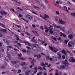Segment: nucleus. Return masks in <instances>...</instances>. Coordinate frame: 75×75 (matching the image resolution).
Returning a JSON list of instances; mask_svg holds the SVG:
<instances>
[{"label":"nucleus","mask_w":75,"mask_h":75,"mask_svg":"<svg viewBox=\"0 0 75 75\" xmlns=\"http://www.w3.org/2000/svg\"><path fill=\"white\" fill-rule=\"evenodd\" d=\"M50 27H49V29L47 28V27H44V28L45 29V34L47 35V36H50V34L48 33V31L50 33V34H52L53 33H54V32L53 31H52V30H53V29L52 28H53V26H52L50 25Z\"/></svg>","instance_id":"nucleus-1"},{"label":"nucleus","mask_w":75,"mask_h":75,"mask_svg":"<svg viewBox=\"0 0 75 75\" xmlns=\"http://www.w3.org/2000/svg\"><path fill=\"white\" fill-rule=\"evenodd\" d=\"M32 49L36 52H40V48L39 47L38 45L37 44L32 45Z\"/></svg>","instance_id":"nucleus-2"},{"label":"nucleus","mask_w":75,"mask_h":75,"mask_svg":"<svg viewBox=\"0 0 75 75\" xmlns=\"http://www.w3.org/2000/svg\"><path fill=\"white\" fill-rule=\"evenodd\" d=\"M74 45V43L73 42H69L68 44V46L70 49L72 50L74 49V47L72 45Z\"/></svg>","instance_id":"nucleus-3"},{"label":"nucleus","mask_w":75,"mask_h":75,"mask_svg":"<svg viewBox=\"0 0 75 75\" xmlns=\"http://www.w3.org/2000/svg\"><path fill=\"white\" fill-rule=\"evenodd\" d=\"M49 48L50 50H51L52 52H54V53H56L58 51V50L57 49L55 48H54L53 47H51V46H50L49 47Z\"/></svg>","instance_id":"nucleus-4"},{"label":"nucleus","mask_w":75,"mask_h":75,"mask_svg":"<svg viewBox=\"0 0 75 75\" xmlns=\"http://www.w3.org/2000/svg\"><path fill=\"white\" fill-rule=\"evenodd\" d=\"M71 35H69L68 36V38L70 39H73V37L75 36V35L74 34L73 32L70 33Z\"/></svg>","instance_id":"nucleus-5"},{"label":"nucleus","mask_w":75,"mask_h":75,"mask_svg":"<svg viewBox=\"0 0 75 75\" xmlns=\"http://www.w3.org/2000/svg\"><path fill=\"white\" fill-rule=\"evenodd\" d=\"M57 57L53 56L52 58H50V59L51 61H52L53 60L55 61H57Z\"/></svg>","instance_id":"nucleus-6"},{"label":"nucleus","mask_w":75,"mask_h":75,"mask_svg":"<svg viewBox=\"0 0 75 75\" xmlns=\"http://www.w3.org/2000/svg\"><path fill=\"white\" fill-rule=\"evenodd\" d=\"M26 17L27 18L28 20H32L33 18V16L28 15L26 16Z\"/></svg>","instance_id":"nucleus-7"},{"label":"nucleus","mask_w":75,"mask_h":75,"mask_svg":"<svg viewBox=\"0 0 75 75\" xmlns=\"http://www.w3.org/2000/svg\"><path fill=\"white\" fill-rule=\"evenodd\" d=\"M32 31L34 34L35 35L37 36V37H39V34L36 31L33 30Z\"/></svg>","instance_id":"nucleus-8"},{"label":"nucleus","mask_w":75,"mask_h":75,"mask_svg":"<svg viewBox=\"0 0 75 75\" xmlns=\"http://www.w3.org/2000/svg\"><path fill=\"white\" fill-rule=\"evenodd\" d=\"M69 61L70 62H75V59L74 60V59L72 57H71L69 58Z\"/></svg>","instance_id":"nucleus-9"},{"label":"nucleus","mask_w":75,"mask_h":75,"mask_svg":"<svg viewBox=\"0 0 75 75\" xmlns=\"http://www.w3.org/2000/svg\"><path fill=\"white\" fill-rule=\"evenodd\" d=\"M42 56L40 54H38L37 56V59L38 60H40L41 57H42Z\"/></svg>","instance_id":"nucleus-10"},{"label":"nucleus","mask_w":75,"mask_h":75,"mask_svg":"<svg viewBox=\"0 0 75 75\" xmlns=\"http://www.w3.org/2000/svg\"><path fill=\"white\" fill-rule=\"evenodd\" d=\"M63 8H64V10H65L66 11V12H67V13H69V10H68V9H67V7L64 6Z\"/></svg>","instance_id":"nucleus-11"},{"label":"nucleus","mask_w":75,"mask_h":75,"mask_svg":"<svg viewBox=\"0 0 75 75\" xmlns=\"http://www.w3.org/2000/svg\"><path fill=\"white\" fill-rule=\"evenodd\" d=\"M10 56H6L5 58V59L6 61L9 62L10 61Z\"/></svg>","instance_id":"nucleus-12"},{"label":"nucleus","mask_w":75,"mask_h":75,"mask_svg":"<svg viewBox=\"0 0 75 75\" xmlns=\"http://www.w3.org/2000/svg\"><path fill=\"white\" fill-rule=\"evenodd\" d=\"M59 21L62 24H64V23H66V22H65L64 21H62L61 19H59Z\"/></svg>","instance_id":"nucleus-13"},{"label":"nucleus","mask_w":75,"mask_h":75,"mask_svg":"<svg viewBox=\"0 0 75 75\" xmlns=\"http://www.w3.org/2000/svg\"><path fill=\"white\" fill-rule=\"evenodd\" d=\"M21 63H20V64L21 65H22V67H23L24 65H27V64H26V63L24 62H21Z\"/></svg>","instance_id":"nucleus-14"},{"label":"nucleus","mask_w":75,"mask_h":75,"mask_svg":"<svg viewBox=\"0 0 75 75\" xmlns=\"http://www.w3.org/2000/svg\"><path fill=\"white\" fill-rule=\"evenodd\" d=\"M31 7H32V8H34V9L36 10H38L40 9V8L39 7H37L34 6H31Z\"/></svg>","instance_id":"nucleus-15"},{"label":"nucleus","mask_w":75,"mask_h":75,"mask_svg":"<svg viewBox=\"0 0 75 75\" xmlns=\"http://www.w3.org/2000/svg\"><path fill=\"white\" fill-rule=\"evenodd\" d=\"M18 59H21V60H23V61H24V60L26 59L24 58L21 56L18 57Z\"/></svg>","instance_id":"nucleus-16"},{"label":"nucleus","mask_w":75,"mask_h":75,"mask_svg":"<svg viewBox=\"0 0 75 75\" xmlns=\"http://www.w3.org/2000/svg\"><path fill=\"white\" fill-rule=\"evenodd\" d=\"M6 65H7V63L6 62L4 63V65L1 67L2 68H3V69H4V68H6Z\"/></svg>","instance_id":"nucleus-17"},{"label":"nucleus","mask_w":75,"mask_h":75,"mask_svg":"<svg viewBox=\"0 0 75 75\" xmlns=\"http://www.w3.org/2000/svg\"><path fill=\"white\" fill-rule=\"evenodd\" d=\"M36 62V60L35 59H33L31 62L33 66H34V62Z\"/></svg>","instance_id":"nucleus-18"},{"label":"nucleus","mask_w":75,"mask_h":75,"mask_svg":"<svg viewBox=\"0 0 75 75\" xmlns=\"http://www.w3.org/2000/svg\"><path fill=\"white\" fill-rule=\"evenodd\" d=\"M57 54L58 56V58H59V59H61V53H60L58 52L57 53Z\"/></svg>","instance_id":"nucleus-19"},{"label":"nucleus","mask_w":75,"mask_h":75,"mask_svg":"<svg viewBox=\"0 0 75 75\" xmlns=\"http://www.w3.org/2000/svg\"><path fill=\"white\" fill-rule=\"evenodd\" d=\"M1 31H3L4 33H5V34L7 33V30H6V29H1Z\"/></svg>","instance_id":"nucleus-20"},{"label":"nucleus","mask_w":75,"mask_h":75,"mask_svg":"<svg viewBox=\"0 0 75 75\" xmlns=\"http://www.w3.org/2000/svg\"><path fill=\"white\" fill-rule=\"evenodd\" d=\"M40 17H41V18H43L44 20H47V18L45 17H44L43 16L41 15V14H40Z\"/></svg>","instance_id":"nucleus-21"},{"label":"nucleus","mask_w":75,"mask_h":75,"mask_svg":"<svg viewBox=\"0 0 75 75\" xmlns=\"http://www.w3.org/2000/svg\"><path fill=\"white\" fill-rule=\"evenodd\" d=\"M60 33L61 34V35H60L61 36H63V37H65V38L67 37V35H65L64 34H63L61 32Z\"/></svg>","instance_id":"nucleus-22"},{"label":"nucleus","mask_w":75,"mask_h":75,"mask_svg":"<svg viewBox=\"0 0 75 75\" xmlns=\"http://www.w3.org/2000/svg\"><path fill=\"white\" fill-rule=\"evenodd\" d=\"M34 69L35 70V71L34 72V74H36V73L37 72V67H35L34 68Z\"/></svg>","instance_id":"nucleus-23"},{"label":"nucleus","mask_w":75,"mask_h":75,"mask_svg":"<svg viewBox=\"0 0 75 75\" xmlns=\"http://www.w3.org/2000/svg\"><path fill=\"white\" fill-rule=\"evenodd\" d=\"M3 41L5 42V43H6L7 44V45H9V43H8V41L7 40H5V39H4L3 40Z\"/></svg>","instance_id":"nucleus-24"},{"label":"nucleus","mask_w":75,"mask_h":75,"mask_svg":"<svg viewBox=\"0 0 75 75\" xmlns=\"http://www.w3.org/2000/svg\"><path fill=\"white\" fill-rule=\"evenodd\" d=\"M54 27L57 28H60V29H61L62 28V27L59 26H57L56 25H54Z\"/></svg>","instance_id":"nucleus-25"},{"label":"nucleus","mask_w":75,"mask_h":75,"mask_svg":"<svg viewBox=\"0 0 75 75\" xmlns=\"http://www.w3.org/2000/svg\"><path fill=\"white\" fill-rule=\"evenodd\" d=\"M18 62V61H11V64H16Z\"/></svg>","instance_id":"nucleus-26"},{"label":"nucleus","mask_w":75,"mask_h":75,"mask_svg":"<svg viewBox=\"0 0 75 75\" xmlns=\"http://www.w3.org/2000/svg\"><path fill=\"white\" fill-rule=\"evenodd\" d=\"M67 62H68V61H67V60L66 59H65L64 62H63V63L64 64V65H66V64H67Z\"/></svg>","instance_id":"nucleus-27"},{"label":"nucleus","mask_w":75,"mask_h":75,"mask_svg":"<svg viewBox=\"0 0 75 75\" xmlns=\"http://www.w3.org/2000/svg\"><path fill=\"white\" fill-rule=\"evenodd\" d=\"M38 41H40V42H41V43H42V44H43L44 43H45V41L41 40L40 39H38Z\"/></svg>","instance_id":"nucleus-28"},{"label":"nucleus","mask_w":75,"mask_h":75,"mask_svg":"<svg viewBox=\"0 0 75 75\" xmlns=\"http://www.w3.org/2000/svg\"><path fill=\"white\" fill-rule=\"evenodd\" d=\"M56 73H55V75H60L58 73V70H56Z\"/></svg>","instance_id":"nucleus-29"},{"label":"nucleus","mask_w":75,"mask_h":75,"mask_svg":"<svg viewBox=\"0 0 75 75\" xmlns=\"http://www.w3.org/2000/svg\"><path fill=\"white\" fill-rule=\"evenodd\" d=\"M46 60L47 61H49L50 60V57L49 56H48L46 57Z\"/></svg>","instance_id":"nucleus-30"},{"label":"nucleus","mask_w":75,"mask_h":75,"mask_svg":"<svg viewBox=\"0 0 75 75\" xmlns=\"http://www.w3.org/2000/svg\"><path fill=\"white\" fill-rule=\"evenodd\" d=\"M60 68H65V65H62L60 66Z\"/></svg>","instance_id":"nucleus-31"},{"label":"nucleus","mask_w":75,"mask_h":75,"mask_svg":"<svg viewBox=\"0 0 75 75\" xmlns=\"http://www.w3.org/2000/svg\"><path fill=\"white\" fill-rule=\"evenodd\" d=\"M44 17H45V18H49V16L45 14L44 15Z\"/></svg>","instance_id":"nucleus-32"},{"label":"nucleus","mask_w":75,"mask_h":75,"mask_svg":"<svg viewBox=\"0 0 75 75\" xmlns=\"http://www.w3.org/2000/svg\"><path fill=\"white\" fill-rule=\"evenodd\" d=\"M67 52L68 53H69V54H70V55L71 56L72 55V53H71V52L69 51L68 50L67 51Z\"/></svg>","instance_id":"nucleus-33"},{"label":"nucleus","mask_w":75,"mask_h":75,"mask_svg":"<svg viewBox=\"0 0 75 75\" xmlns=\"http://www.w3.org/2000/svg\"><path fill=\"white\" fill-rule=\"evenodd\" d=\"M35 38V37H33L32 40L31 41L32 42H34L35 41V40H34Z\"/></svg>","instance_id":"nucleus-34"},{"label":"nucleus","mask_w":75,"mask_h":75,"mask_svg":"<svg viewBox=\"0 0 75 75\" xmlns=\"http://www.w3.org/2000/svg\"><path fill=\"white\" fill-rule=\"evenodd\" d=\"M38 69H40L41 71H42V70H43V69H42V68L41 67H38Z\"/></svg>","instance_id":"nucleus-35"},{"label":"nucleus","mask_w":75,"mask_h":75,"mask_svg":"<svg viewBox=\"0 0 75 75\" xmlns=\"http://www.w3.org/2000/svg\"><path fill=\"white\" fill-rule=\"evenodd\" d=\"M32 13H33V14H35V15H38V13H36V12H35V11H33L32 12Z\"/></svg>","instance_id":"nucleus-36"},{"label":"nucleus","mask_w":75,"mask_h":75,"mask_svg":"<svg viewBox=\"0 0 75 75\" xmlns=\"http://www.w3.org/2000/svg\"><path fill=\"white\" fill-rule=\"evenodd\" d=\"M56 14H57V15H59V14H60L59 12V11H56Z\"/></svg>","instance_id":"nucleus-37"},{"label":"nucleus","mask_w":75,"mask_h":75,"mask_svg":"<svg viewBox=\"0 0 75 75\" xmlns=\"http://www.w3.org/2000/svg\"><path fill=\"white\" fill-rule=\"evenodd\" d=\"M19 17H23V16L22 15H21L20 14H19V16H18Z\"/></svg>","instance_id":"nucleus-38"},{"label":"nucleus","mask_w":75,"mask_h":75,"mask_svg":"<svg viewBox=\"0 0 75 75\" xmlns=\"http://www.w3.org/2000/svg\"><path fill=\"white\" fill-rule=\"evenodd\" d=\"M68 40H66L64 41V43H65V44H67L68 43Z\"/></svg>","instance_id":"nucleus-39"},{"label":"nucleus","mask_w":75,"mask_h":75,"mask_svg":"<svg viewBox=\"0 0 75 75\" xmlns=\"http://www.w3.org/2000/svg\"><path fill=\"white\" fill-rule=\"evenodd\" d=\"M71 16H74L75 17V13H72L71 14Z\"/></svg>","instance_id":"nucleus-40"},{"label":"nucleus","mask_w":75,"mask_h":75,"mask_svg":"<svg viewBox=\"0 0 75 75\" xmlns=\"http://www.w3.org/2000/svg\"><path fill=\"white\" fill-rule=\"evenodd\" d=\"M61 30H62L64 31H65V27H62L61 29Z\"/></svg>","instance_id":"nucleus-41"},{"label":"nucleus","mask_w":75,"mask_h":75,"mask_svg":"<svg viewBox=\"0 0 75 75\" xmlns=\"http://www.w3.org/2000/svg\"><path fill=\"white\" fill-rule=\"evenodd\" d=\"M42 65L43 67H45V64H44V63H42Z\"/></svg>","instance_id":"nucleus-42"},{"label":"nucleus","mask_w":75,"mask_h":75,"mask_svg":"<svg viewBox=\"0 0 75 75\" xmlns=\"http://www.w3.org/2000/svg\"><path fill=\"white\" fill-rule=\"evenodd\" d=\"M21 70L19 69L18 71V74H20V73L21 72Z\"/></svg>","instance_id":"nucleus-43"},{"label":"nucleus","mask_w":75,"mask_h":75,"mask_svg":"<svg viewBox=\"0 0 75 75\" xmlns=\"http://www.w3.org/2000/svg\"><path fill=\"white\" fill-rule=\"evenodd\" d=\"M62 53H63V54H65L66 52H65V51L64 50H63L62 51Z\"/></svg>","instance_id":"nucleus-44"},{"label":"nucleus","mask_w":75,"mask_h":75,"mask_svg":"<svg viewBox=\"0 0 75 75\" xmlns=\"http://www.w3.org/2000/svg\"><path fill=\"white\" fill-rule=\"evenodd\" d=\"M32 26L33 28H35L36 27V26H35V25L34 24H33L32 25Z\"/></svg>","instance_id":"nucleus-45"},{"label":"nucleus","mask_w":75,"mask_h":75,"mask_svg":"<svg viewBox=\"0 0 75 75\" xmlns=\"http://www.w3.org/2000/svg\"><path fill=\"white\" fill-rule=\"evenodd\" d=\"M18 9H19L20 10H21V11H23V9H21V8H20L19 7H18L17 8Z\"/></svg>","instance_id":"nucleus-46"},{"label":"nucleus","mask_w":75,"mask_h":75,"mask_svg":"<svg viewBox=\"0 0 75 75\" xmlns=\"http://www.w3.org/2000/svg\"><path fill=\"white\" fill-rule=\"evenodd\" d=\"M31 71L30 70H29L27 71V72H28V73L29 74H30V73H31Z\"/></svg>","instance_id":"nucleus-47"},{"label":"nucleus","mask_w":75,"mask_h":75,"mask_svg":"<svg viewBox=\"0 0 75 75\" xmlns=\"http://www.w3.org/2000/svg\"><path fill=\"white\" fill-rule=\"evenodd\" d=\"M19 9H17V12H18V13H20V12H21V11Z\"/></svg>","instance_id":"nucleus-48"},{"label":"nucleus","mask_w":75,"mask_h":75,"mask_svg":"<svg viewBox=\"0 0 75 75\" xmlns=\"http://www.w3.org/2000/svg\"><path fill=\"white\" fill-rule=\"evenodd\" d=\"M2 13L4 14H7V13H6V12H4V11H3Z\"/></svg>","instance_id":"nucleus-49"},{"label":"nucleus","mask_w":75,"mask_h":75,"mask_svg":"<svg viewBox=\"0 0 75 75\" xmlns=\"http://www.w3.org/2000/svg\"><path fill=\"white\" fill-rule=\"evenodd\" d=\"M22 51L24 52H26V50L25 49L22 50Z\"/></svg>","instance_id":"nucleus-50"},{"label":"nucleus","mask_w":75,"mask_h":75,"mask_svg":"<svg viewBox=\"0 0 75 75\" xmlns=\"http://www.w3.org/2000/svg\"><path fill=\"white\" fill-rule=\"evenodd\" d=\"M62 58H63V59H65V55H63L62 56Z\"/></svg>","instance_id":"nucleus-51"},{"label":"nucleus","mask_w":75,"mask_h":75,"mask_svg":"<svg viewBox=\"0 0 75 75\" xmlns=\"http://www.w3.org/2000/svg\"><path fill=\"white\" fill-rule=\"evenodd\" d=\"M18 56H22V54L21 53L18 54Z\"/></svg>","instance_id":"nucleus-52"},{"label":"nucleus","mask_w":75,"mask_h":75,"mask_svg":"<svg viewBox=\"0 0 75 75\" xmlns=\"http://www.w3.org/2000/svg\"><path fill=\"white\" fill-rule=\"evenodd\" d=\"M27 48V49H28V50H30L31 49V48L30 47H28V46H27L26 47Z\"/></svg>","instance_id":"nucleus-53"},{"label":"nucleus","mask_w":75,"mask_h":75,"mask_svg":"<svg viewBox=\"0 0 75 75\" xmlns=\"http://www.w3.org/2000/svg\"><path fill=\"white\" fill-rule=\"evenodd\" d=\"M11 71H12L13 72H16V71L15 69H12L11 70Z\"/></svg>","instance_id":"nucleus-54"},{"label":"nucleus","mask_w":75,"mask_h":75,"mask_svg":"<svg viewBox=\"0 0 75 75\" xmlns=\"http://www.w3.org/2000/svg\"><path fill=\"white\" fill-rule=\"evenodd\" d=\"M11 10H12V11H13V12H15V10H14V9L11 8Z\"/></svg>","instance_id":"nucleus-55"},{"label":"nucleus","mask_w":75,"mask_h":75,"mask_svg":"<svg viewBox=\"0 0 75 75\" xmlns=\"http://www.w3.org/2000/svg\"><path fill=\"white\" fill-rule=\"evenodd\" d=\"M25 75H29V74L28 73V72H26L25 73Z\"/></svg>","instance_id":"nucleus-56"},{"label":"nucleus","mask_w":75,"mask_h":75,"mask_svg":"<svg viewBox=\"0 0 75 75\" xmlns=\"http://www.w3.org/2000/svg\"><path fill=\"white\" fill-rule=\"evenodd\" d=\"M40 28H41V30H44V28H43V27L42 26L40 27Z\"/></svg>","instance_id":"nucleus-57"},{"label":"nucleus","mask_w":75,"mask_h":75,"mask_svg":"<svg viewBox=\"0 0 75 75\" xmlns=\"http://www.w3.org/2000/svg\"><path fill=\"white\" fill-rule=\"evenodd\" d=\"M43 69L44 71H45L46 70V69H45V68L44 67H43Z\"/></svg>","instance_id":"nucleus-58"},{"label":"nucleus","mask_w":75,"mask_h":75,"mask_svg":"<svg viewBox=\"0 0 75 75\" xmlns=\"http://www.w3.org/2000/svg\"><path fill=\"white\" fill-rule=\"evenodd\" d=\"M53 39L54 41H57V39L55 38H53Z\"/></svg>","instance_id":"nucleus-59"},{"label":"nucleus","mask_w":75,"mask_h":75,"mask_svg":"<svg viewBox=\"0 0 75 75\" xmlns=\"http://www.w3.org/2000/svg\"><path fill=\"white\" fill-rule=\"evenodd\" d=\"M59 74L60 75H62V72L60 71V72H59Z\"/></svg>","instance_id":"nucleus-60"},{"label":"nucleus","mask_w":75,"mask_h":75,"mask_svg":"<svg viewBox=\"0 0 75 75\" xmlns=\"http://www.w3.org/2000/svg\"><path fill=\"white\" fill-rule=\"evenodd\" d=\"M67 3L69 4H71V3L69 1H68L67 2Z\"/></svg>","instance_id":"nucleus-61"},{"label":"nucleus","mask_w":75,"mask_h":75,"mask_svg":"<svg viewBox=\"0 0 75 75\" xmlns=\"http://www.w3.org/2000/svg\"><path fill=\"white\" fill-rule=\"evenodd\" d=\"M18 45L19 46H21V44H20V43L18 42Z\"/></svg>","instance_id":"nucleus-62"},{"label":"nucleus","mask_w":75,"mask_h":75,"mask_svg":"<svg viewBox=\"0 0 75 75\" xmlns=\"http://www.w3.org/2000/svg\"><path fill=\"white\" fill-rule=\"evenodd\" d=\"M30 52L28 50H27V53H30Z\"/></svg>","instance_id":"nucleus-63"},{"label":"nucleus","mask_w":75,"mask_h":75,"mask_svg":"<svg viewBox=\"0 0 75 75\" xmlns=\"http://www.w3.org/2000/svg\"><path fill=\"white\" fill-rule=\"evenodd\" d=\"M31 3L32 5H34V4L33 2H31Z\"/></svg>","instance_id":"nucleus-64"}]
</instances>
